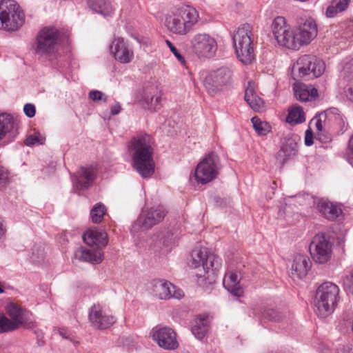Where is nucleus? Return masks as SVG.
<instances>
[{
    "label": "nucleus",
    "instance_id": "obj_20",
    "mask_svg": "<svg viewBox=\"0 0 353 353\" xmlns=\"http://www.w3.org/2000/svg\"><path fill=\"white\" fill-rule=\"evenodd\" d=\"M89 320L91 325L97 329H106L114 323V318L108 315L100 305H94L89 312Z\"/></svg>",
    "mask_w": 353,
    "mask_h": 353
},
{
    "label": "nucleus",
    "instance_id": "obj_7",
    "mask_svg": "<svg viewBox=\"0 0 353 353\" xmlns=\"http://www.w3.org/2000/svg\"><path fill=\"white\" fill-rule=\"evenodd\" d=\"M25 15L14 0H2L0 2V29L15 31L23 23Z\"/></svg>",
    "mask_w": 353,
    "mask_h": 353
},
{
    "label": "nucleus",
    "instance_id": "obj_18",
    "mask_svg": "<svg viewBox=\"0 0 353 353\" xmlns=\"http://www.w3.org/2000/svg\"><path fill=\"white\" fill-rule=\"evenodd\" d=\"M152 285L154 295L159 299H179L184 296L181 289H176V287L168 281L156 279L152 282Z\"/></svg>",
    "mask_w": 353,
    "mask_h": 353
},
{
    "label": "nucleus",
    "instance_id": "obj_21",
    "mask_svg": "<svg viewBox=\"0 0 353 353\" xmlns=\"http://www.w3.org/2000/svg\"><path fill=\"white\" fill-rule=\"evenodd\" d=\"M7 313L10 320L16 323L17 328L23 325L25 328L31 329L34 327V322L29 319L28 312L22 309L16 303H9L6 307Z\"/></svg>",
    "mask_w": 353,
    "mask_h": 353
},
{
    "label": "nucleus",
    "instance_id": "obj_13",
    "mask_svg": "<svg viewBox=\"0 0 353 353\" xmlns=\"http://www.w3.org/2000/svg\"><path fill=\"white\" fill-rule=\"evenodd\" d=\"M192 51L199 58L211 59L217 51L216 39L207 33L195 34L190 40Z\"/></svg>",
    "mask_w": 353,
    "mask_h": 353
},
{
    "label": "nucleus",
    "instance_id": "obj_51",
    "mask_svg": "<svg viewBox=\"0 0 353 353\" xmlns=\"http://www.w3.org/2000/svg\"><path fill=\"white\" fill-rule=\"evenodd\" d=\"M6 227L3 219L0 216V239L5 234Z\"/></svg>",
    "mask_w": 353,
    "mask_h": 353
},
{
    "label": "nucleus",
    "instance_id": "obj_22",
    "mask_svg": "<svg viewBox=\"0 0 353 353\" xmlns=\"http://www.w3.org/2000/svg\"><path fill=\"white\" fill-rule=\"evenodd\" d=\"M97 170L92 167H81L74 175L72 180L74 186L78 189H88L93 183Z\"/></svg>",
    "mask_w": 353,
    "mask_h": 353
},
{
    "label": "nucleus",
    "instance_id": "obj_24",
    "mask_svg": "<svg viewBox=\"0 0 353 353\" xmlns=\"http://www.w3.org/2000/svg\"><path fill=\"white\" fill-rule=\"evenodd\" d=\"M312 267V262L306 255L297 254L292 264L290 276L292 279H302L308 273Z\"/></svg>",
    "mask_w": 353,
    "mask_h": 353
},
{
    "label": "nucleus",
    "instance_id": "obj_40",
    "mask_svg": "<svg viewBox=\"0 0 353 353\" xmlns=\"http://www.w3.org/2000/svg\"><path fill=\"white\" fill-rule=\"evenodd\" d=\"M16 323L4 314H0V334L17 330Z\"/></svg>",
    "mask_w": 353,
    "mask_h": 353
},
{
    "label": "nucleus",
    "instance_id": "obj_29",
    "mask_svg": "<svg viewBox=\"0 0 353 353\" xmlns=\"http://www.w3.org/2000/svg\"><path fill=\"white\" fill-rule=\"evenodd\" d=\"M75 259L83 262L99 264L103 261V254L100 250L81 248L76 251Z\"/></svg>",
    "mask_w": 353,
    "mask_h": 353
},
{
    "label": "nucleus",
    "instance_id": "obj_6",
    "mask_svg": "<svg viewBox=\"0 0 353 353\" xmlns=\"http://www.w3.org/2000/svg\"><path fill=\"white\" fill-rule=\"evenodd\" d=\"M234 83V71L230 66H221L208 72L203 80V86L211 96L230 88Z\"/></svg>",
    "mask_w": 353,
    "mask_h": 353
},
{
    "label": "nucleus",
    "instance_id": "obj_31",
    "mask_svg": "<svg viewBox=\"0 0 353 353\" xmlns=\"http://www.w3.org/2000/svg\"><path fill=\"white\" fill-rule=\"evenodd\" d=\"M245 100L250 107L256 112L264 110L263 101L256 94L254 83L250 81L245 90Z\"/></svg>",
    "mask_w": 353,
    "mask_h": 353
},
{
    "label": "nucleus",
    "instance_id": "obj_14",
    "mask_svg": "<svg viewBox=\"0 0 353 353\" xmlns=\"http://www.w3.org/2000/svg\"><path fill=\"white\" fill-rule=\"evenodd\" d=\"M310 252L316 263L324 264L332 257V244L323 233L316 234L310 245Z\"/></svg>",
    "mask_w": 353,
    "mask_h": 353
},
{
    "label": "nucleus",
    "instance_id": "obj_11",
    "mask_svg": "<svg viewBox=\"0 0 353 353\" xmlns=\"http://www.w3.org/2000/svg\"><path fill=\"white\" fill-rule=\"evenodd\" d=\"M167 212L163 205L144 208L132 225L134 232L148 230L161 222Z\"/></svg>",
    "mask_w": 353,
    "mask_h": 353
},
{
    "label": "nucleus",
    "instance_id": "obj_55",
    "mask_svg": "<svg viewBox=\"0 0 353 353\" xmlns=\"http://www.w3.org/2000/svg\"><path fill=\"white\" fill-rule=\"evenodd\" d=\"M322 353H332L331 350L329 347H323L321 350Z\"/></svg>",
    "mask_w": 353,
    "mask_h": 353
},
{
    "label": "nucleus",
    "instance_id": "obj_12",
    "mask_svg": "<svg viewBox=\"0 0 353 353\" xmlns=\"http://www.w3.org/2000/svg\"><path fill=\"white\" fill-rule=\"evenodd\" d=\"M271 29L279 46L289 49H296L295 31L287 23L285 17H275L272 23Z\"/></svg>",
    "mask_w": 353,
    "mask_h": 353
},
{
    "label": "nucleus",
    "instance_id": "obj_43",
    "mask_svg": "<svg viewBox=\"0 0 353 353\" xmlns=\"http://www.w3.org/2000/svg\"><path fill=\"white\" fill-rule=\"evenodd\" d=\"M10 183L9 172L3 167L0 166V188H5Z\"/></svg>",
    "mask_w": 353,
    "mask_h": 353
},
{
    "label": "nucleus",
    "instance_id": "obj_45",
    "mask_svg": "<svg viewBox=\"0 0 353 353\" xmlns=\"http://www.w3.org/2000/svg\"><path fill=\"white\" fill-rule=\"evenodd\" d=\"M343 284L345 290L353 294V272H350L345 276Z\"/></svg>",
    "mask_w": 353,
    "mask_h": 353
},
{
    "label": "nucleus",
    "instance_id": "obj_49",
    "mask_svg": "<svg viewBox=\"0 0 353 353\" xmlns=\"http://www.w3.org/2000/svg\"><path fill=\"white\" fill-rule=\"evenodd\" d=\"M314 143V141H313V132H312V130L310 128V129H307L306 131H305V144L307 145V146H310L313 144Z\"/></svg>",
    "mask_w": 353,
    "mask_h": 353
},
{
    "label": "nucleus",
    "instance_id": "obj_32",
    "mask_svg": "<svg viewBox=\"0 0 353 353\" xmlns=\"http://www.w3.org/2000/svg\"><path fill=\"white\" fill-rule=\"evenodd\" d=\"M330 118L332 121V132L337 134L345 132L349 124L346 117L336 108H331V115Z\"/></svg>",
    "mask_w": 353,
    "mask_h": 353
},
{
    "label": "nucleus",
    "instance_id": "obj_48",
    "mask_svg": "<svg viewBox=\"0 0 353 353\" xmlns=\"http://www.w3.org/2000/svg\"><path fill=\"white\" fill-rule=\"evenodd\" d=\"M23 111L28 117L32 118L35 115V106L32 103H26L23 107Z\"/></svg>",
    "mask_w": 353,
    "mask_h": 353
},
{
    "label": "nucleus",
    "instance_id": "obj_44",
    "mask_svg": "<svg viewBox=\"0 0 353 353\" xmlns=\"http://www.w3.org/2000/svg\"><path fill=\"white\" fill-rule=\"evenodd\" d=\"M45 139L40 137L39 134L29 135L25 140V144L27 146H32L35 144H43Z\"/></svg>",
    "mask_w": 353,
    "mask_h": 353
},
{
    "label": "nucleus",
    "instance_id": "obj_8",
    "mask_svg": "<svg viewBox=\"0 0 353 353\" xmlns=\"http://www.w3.org/2000/svg\"><path fill=\"white\" fill-rule=\"evenodd\" d=\"M59 31L54 27H46L37 36L34 45V54L39 58H47L53 55L57 50Z\"/></svg>",
    "mask_w": 353,
    "mask_h": 353
},
{
    "label": "nucleus",
    "instance_id": "obj_39",
    "mask_svg": "<svg viewBox=\"0 0 353 353\" xmlns=\"http://www.w3.org/2000/svg\"><path fill=\"white\" fill-rule=\"evenodd\" d=\"M251 121L254 129L259 135H265L270 132L269 125L267 123L262 122L258 117H252Z\"/></svg>",
    "mask_w": 353,
    "mask_h": 353
},
{
    "label": "nucleus",
    "instance_id": "obj_50",
    "mask_svg": "<svg viewBox=\"0 0 353 353\" xmlns=\"http://www.w3.org/2000/svg\"><path fill=\"white\" fill-rule=\"evenodd\" d=\"M347 99L353 102V85L348 87L345 91Z\"/></svg>",
    "mask_w": 353,
    "mask_h": 353
},
{
    "label": "nucleus",
    "instance_id": "obj_27",
    "mask_svg": "<svg viewBox=\"0 0 353 353\" xmlns=\"http://www.w3.org/2000/svg\"><path fill=\"white\" fill-rule=\"evenodd\" d=\"M293 90L296 99L301 102L315 100L319 96L317 90L311 85L295 83Z\"/></svg>",
    "mask_w": 353,
    "mask_h": 353
},
{
    "label": "nucleus",
    "instance_id": "obj_26",
    "mask_svg": "<svg viewBox=\"0 0 353 353\" xmlns=\"http://www.w3.org/2000/svg\"><path fill=\"white\" fill-rule=\"evenodd\" d=\"M161 92L157 87L148 88L143 96L142 102L145 108L156 111L161 107Z\"/></svg>",
    "mask_w": 353,
    "mask_h": 353
},
{
    "label": "nucleus",
    "instance_id": "obj_5",
    "mask_svg": "<svg viewBox=\"0 0 353 353\" xmlns=\"http://www.w3.org/2000/svg\"><path fill=\"white\" fill-rule=\"evenodd\" d=\"M232 44L237 58L244 64L254 59L252 27L248 23L241 25L232 34Z\"/></svg>",
    "mask_w": 353,
    "mask_h": 353
},
{
    "label": "nucleus",
    "instance_id": "obj_4",
    "mask_svg": "<svg viewBox=\"0 0 353 353\" xmlns=\"http://www.w3.org/2000/svg\"><path fill=\"white\" fill-rule=\"evenodd\" d=\"M199 19L195 8L183 6L166 17L165 26L172 34L183 36L187 34Z\"/></svg>",
    "mask_w": 353,
    "mask_h": 353
},
{
    "label": "nucleus",
    "instance_id": "obj_38",
    "mask_svg": "<svg viewBox=\"0 0 353 353\" xmlns=\"http://www.w3.org/2000/svg\"><path fill=\"white\" fill-rule=\"evenodd\" d=\"M106 208L102 203H96L90 210V218L93 223L101 222L105 214Z\"/></svg>",
    "mask_w": 353,
    "mask_h": 353
},
{
    "label": "nucleus",
    "instance_id": "obj_23",
    "mask_svg": "<svg viewBox=\"0 0 353 353\" xmlns=\"http://www.w3.org/2000/svg\"><path fill=\"white\" fill-rule=\"evenodd\" d=\"M330 115L331 108L322 112L312 120V122L315 123L317 136L321 141L329 139L327 134L332 132V121L330 118Z\"/></svg>",
    "mask_w": 353,
    "mask_h": 353
},
{
    "label": "nucleus",
    "instance_id": "obj_37",
    "mask_svg": "<svg viewBox=\"0 0 353 353\" xmlns=\"http://www.w3.org/2000/svg\"><path fill=\"white\" fill-rule=\"evenodd\" d=\"M305 120L304 112L299 106L293 107L290 110L286 117V121L292 125L303 123Z\"/></svg>",
    "mask_w": 353,
    "mask_h": 353
},
{
    "label": "nucleus",
    "instance_id": "obj_9",
    "mask_svg": "<svg viewBox=\"0 0 353 353\" xmlns=\"http://www.w3.org/2000/svg\"><path fill=\"white\" fill-rule=\"evenodd\" d=\"M323 61L315 56L304 54L300 57L292 66V72H298V77L314 79L320 77L325 71Z\"/></svg>",
    "mask_w": 353,
    "mask_h": 353
},
{
    "label": "nucleus",
    "instance_id": "obj_3",
    "mask_svg": "<svg viewBox=\"0 0 353 353\" xmlns=\"http://www.w3.org/2000/svg\"><path fill=\"white\" fill-rule=\"evenodd\" d=\"M338 285L332 282L319 286L314 299V310L319 316L325 318L334 312L340 299Z\"/></svg>",
    "mask_w": 353,
    "mask_h": 353
},
{
    "label": "nucleus",
    "instance_id": "obj_36",
    "mask_svg": "<svg viewBox=\"0 0 353 353\" xmlns=\"http://www.w3.org/2000/svg\"><path fill=\"white\" fill-rule=\"evenodd\" d=\"M208 322L206 318H199L195 321L192 327V332L198 339H202L208 330Z\"/></svg>",
    "mask_w": 353,
    "mask_h": 353
},
{
    "label": "nucleus",
    "instance_id": "obj_54",
    "mask_svg": "<svg viewBox=\"0 0 353 353\" xmlns=\"http://www.w3.org/2000/svg\"><path fill=\"white\" fill-rule=\"evenodd\" d=\"M349 148L353 154V136L351 137V139L349 141Z\"/></svg>",
    "mask_w": 353,
    "mask_h": 353
},
{
    "label": "nucleus",
    "instance_id": "obj_35",
    "mask_svg": "<svg viewBox=\"0 0 353 353\" xmlns=\"http://www.w3.org/2000/svg\"><path fill=\"white\" fill-rule=\"evenodd\" d=\"M350 0H332L331 4L326 10V17H334L337 14L345 11L350 3Z\"/></svg>",
    "mask_w": 353,
    "mask_h": 353
},
{
    "label": "nucleus",
    "instance_id": "obj_15",
    "mask_svg": "<svg viewBox=\"0 0 353 353\" xmlns=\"http://www.w3.org/2000/svg\"><path fill=\"white\" fill-rule=\"evenodd\" d=\"M299 140L300 138L296 134H288L284 137L281 148L276 154V162L281 168L297 155Z\"/></svg>",
    "mask_w": 353,
    "mask_h": 353
},
{
    "label": "nucleus",
    "instance_id": "obj_1",
    "mask_svg": "<svg viewBox=\"0 0 353 353\" xmlns=\"http://www.w3.org/2000/svg\"><path fill=\"white\" fill-rule=\"evenodd\" d=\"M153 145V139L148 134H140L134 137L128 145L132 166L144 179L151 177L154 173Z\"/></svg>",
    "mask_w": 353,
    "mask_h": 353
},
{
    "label": "nucleus",
    "instance_id": "obj_16",
    "mask_svg": "<svg viewBox=\"0 0 353 353\" xmlns=\"http://www.w3.org/2000/svg\"><path fill=\"white\" fill-rule=\"evenodd\" d=\"M296 47L310 43L317 35V26L312 18L301 19L295 31Z\"/></svg>",
    "mask_w": 353,
    "mask_h": 353
},
{
    "label": "nucleus",
    "instance_id": "obj_10",
    "mask_svg": "<svg viewBox=\"0 0 353 353\" xmlns=\"http://www.w3.org/2000/svg\"><path fill=\"white\" fill-rule=\"evenodd\" d=\"M221 168L219 158L214 152L207 154L195 168V179L197 183L206 184L214 179Z\"/></svg>",
    "mask_w": 353,
    "mask_h": 353
},
{
    "label": "nucleus",
    "instance_id": "obj_33",
    "mask_svg": "<svg viewBox=\"0 0 353 353\" xmlns=\"http://www.w3.org/2000/svg\"><path fill=\"white\" fill-rule=\"evenodd\" d=\"M17 125L12 116L6 113L0 114V140L5 137L6 134L15 130Z\"/></svg>",
    "mask_w": 353,
    "mask_h": 353
},
{
    "label": "nucleus",
    "instance_id": "obj_47",
    "mask_svg": "<svg viewBox=\"0 0 353 353\" xmlns=\"http://www.w3.org/2000/svg\"><path fill=\"white\" fill-rule=\"evenodd\" d=\"M89 97L94 101H99L103 100V101H107V96H105L103 92L98 90H92L89 93Z\"/></svg>",
    "mask_w": 353,
    "mask_h": 353
},
{
    "label": "nucleus",
    "instance_id": "obj_41",
    "mask_svg": "<svg viewBox=\"0 0 353 353\" xmlns=\"http://www.w3.org/2000/svg\"><path fill=\"white\" fill-rule=\"evenodd\" d=\"M263 316L270 321H279L283 319V315L280 311L273 309H266L263 312Z\"/></svg>",
    "mask_w": 353,
    "mask_h": 353
},
{
    "label": "nucleus",
    "instance_id": "obj_2",
    "mask_svg": "<svg viewBox=\"0 0 353 353\" xmlns=\"http://www.w3.org/2000/svg\"><path fill=\"white\" fill-rule=\"evenodd\" d=\"M221 259L208 251L206 248H196L191 253L189 265L199 269L196 276L205 283H213L216 281V272L221 265Z\"/></svg>",
    "mask_w": 353,
    "mask_h": 353
},
{
    "label": "nucleus",
    "instance_id": "obj_46",
    "mask_svg": "<svg viewBox=\"0 0 353 353\" xmlns=\"http://www.w3.org/2000/svg\"><path fill=\"white\" fill-rule=\"evenodd\" d=\"M166 44L169 47L171 52L174 54V55L176 57V58L178 59V61L182 64H185V60L184 57L179 53L176 48L170 41L169 40L165 41Z\"/></svg>",
    "mask_w": 353,
    "mask_h": 353
},
{
    "label": "nucleus",
    "instance_id": "obj_56",
    "mask_svg": "<svg viewBox=\"0 0 353 353\" xmlns=\"http://www.w3.org/2000/svg\"><path fill=\"white\" fill-rule=\"evenodd\" d=\"M3 292H4L3 289L1 287H0V294L3 293Z\"/></svg>",
    "mask_w": 353,
    "mask_h": 353
},
{
    "label": "nucleus",
    "instance_id": "obj_17",
    "mask_svg": "<svg viewBox=\"0 0 353 353\" xmlns=\"http://www.w3.org/2000/svg\"><path fill=\"white\" fill-rule=\"evenodd\" d=\"M151 335L158 345L164 350H174L179 347L176 334L170 327L154 328L151 331Z\"/></svg>",
    "mask_w": 353,
    "mask_h": 353
},
{
    "label": "nucleus",
    "instance_id": "obj_30",
    "mask_svg": "<svg viewBox=\"0 0 353 353\" xmlns=\"http://www.w3.org/2000/svg\"><path fill=\"white\" fill-rule=\"evenodd\" d=\"M240 275L238 272L229 271L223 279V285L232 294L241 296L243 290L239 285Z\"/></svg>",
    "mask_w": 353,
    "mask_h": 353
},
{
    "label": "nucleus",
    "instance_id": "obj_19",
    "mask_svg": "<svg viewBox=\"0 0 353 353\" xmlns=\"http://www.w3.org/2000/svg\"><path fill=\"white\" fill-rule=\"evenodd\" d=\"M110 50L114 59L120 63H128L133 59V51L123 38L114 39L110 46Z\"/></svg>",
    "mask_w": 353,
    "mask_h": 353
},
{
    "label": "nucleus",
    "instance_id": "obj_28",
    "mask_svg": "<svg viewBox=\"0 0 353 353\" xmlns=\"http://www.w3.org/2000/svg\"><path fill=\"white\" fill-rule=\"evenodd\" d=\"M83 241L90 246L103 248L108 244V235L105 232L90 229L83 235Z\"/></svg>",
    "mask_w": 353,
    "mask_h": 353
},
{
    "label": "nucleus",
    "instance_id": "obj_42",
    "mask_svg": "<svg viewBox=\"0 0 353 353\" xmlns=\"http://www.w3.org/2000/svg\"><path fill=\"white\" fill-rule=\"evenodd\" d=\"M163 243L167 247L174 245L178 241L177 235L170 231H167L166 234L162 238Z\"/></svg>",
    "mask_w": 353,
    "mask_h": 353
},
{
    "label": "nucleus",
    "instance_id": "obj_52",
    "mask_svg": "<svg viewBox=\"0 0 353 353\" xmlns=\"http://www.w3.org/2000/svg\"><path fill=\"white\" fill-rule=\"evenodd\" d=\"M121 110V105L119 103H117L112 108H111V114L112 115L118 114Z\"/></svg>",
    "mask_w": 353,
    "mask_h": 353
},
{
    "label": "nucleus",
    "instance_id": "obj_57",
    "mask_svg": "<svg viewBox=\"0 0 353 353\" xmlns=\"http://www.w3.org/2000/svg\"><path fill=\"white\" fill-rule=\"evenodd\" d=\"M60 334L63 336V337L67 339L68 337L65 336V334H63L61 332H60Z\"/></svg>",
    "mask_w": 353,
    "mask_h": 353
},
{
    "label": "nucleus",
    "instance_id": "obj_53",
    "mask_svg": "<svg viewBox=\"0 0 353 353\" xmlns=\"http://www.w3.org/2000/svg\"><path fill=\"white\" fill-rule=\"evenodd\" d=\"M337 353H350V351L349 348L340 347L337 349Z\"/></svg>",
    "mask_w": 353,
    "mask_h": 353
},
{
    "label": "nucleus",
    "instance_id": "obj_58",
    "mask_svg": "<svg viewBox=\"0 0 353 353\" xmlns=\"http://www.w3.org/2000/svg\"><path fill=\"white\" fill-rule=\"evenodd\" d=\"M352 331L353 332V321H352Z\"/></svg>",
    "mask_w": 353,
    "mask_h": 353
},
{
    "label": "nucleus",
    "instance_id": "obj_25",
    "mask_svg": "<svg viewBox=\"0 0 353 353\" xmlns=\"http://www.w3.org/2000/svg\"><path fill=\"white\" fill-rule=\"evenodd\" d=\"M316 205L319 213L325 219L334 221L342 214L341 205L332 202L326 199H319Z\"/></svg>",
    "mask_w": 353,
    "mask_h": 353
},
{
    "label": "nucleus",
    "instance_id": "obj_34",
    "mask_svg": "<svg viewBox=\"0 0 353 353\" xmlns=\"http://www.w3.org/2000/svg\"><path fill=\"white\" fill-rule=\"evenodd\" d=\"M89 8L94 12L103 16H108L112 12V8L107 0H88Z\"/></svg>",
    "mask_w": 353,
    "mask_h": 353
}]
</instances>
